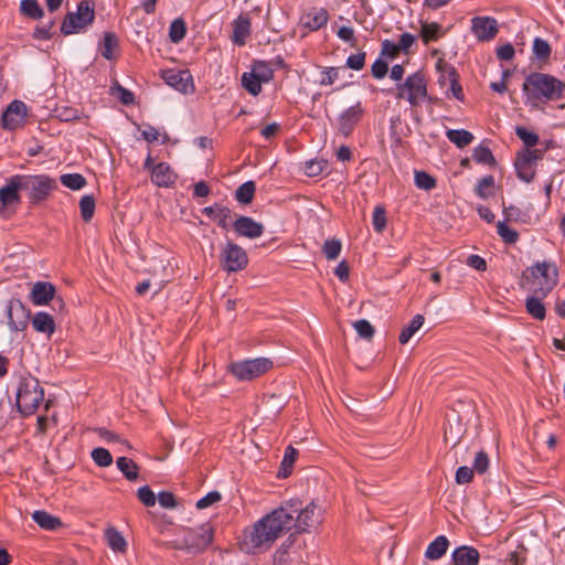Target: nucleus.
Wrapping results in <instances>:
<instances>
[{"label": "nucleus", "mask_w": 565, "mask_h": 565, "mask_svg": "<svg viewBox=\"0 0 565 565\" xmlns=\"http://www.w3.org/2000/svg\"><path fill=\"white\" fill-rule=\"evenodd\" d=\"M290 520L281 505L275 509L244 531L242 550L249 554L269 550L277 539L290 531Z\"/></svg>", "instance_id": "obj_1"}, {"label": "nucleus", "mask_w": 565, "mask_h": 565, "mask_svg": "<svg viewBox=\"0 0 565 565\" xmlns=\"http://www.w3.org/2000/svg\"><path fill=\"white\" fill-rule=\"evenodd\" d=\"M523 92L529 100H557L563 97L564 83L550 74L534 72L524 79Z\"/></svg>", "instance_id": "obj_2"}, {"label": "nucleus", "mask_w": 565, "mask_h": 565, "mask_svg": "<svg viewBox=\"0 0 565 565\" xmlns=\"http://www.w3.org/2000/svg\"><path fill=\"white\" fill-rule=\"evenodd\" d=\"M523 286L536 296L546 297L557 285V267L547 262L537 263L523 274Z\"/></svg>", "instance_id": "obj_3"}, {"label": "nucleus", "mask_w": 565, "mask_h": 565, "mask_svg": "<svg viewBox=\"0 0 565 565\" xmlns=\"http://www.w3.org/2000/svg\"><path fill=\"white\" fill-rule=\"evenodd\" d=\"M281 509L290 515V530L295 529L297 533L307 532L322 521V510L315 502L302 507L298 499H290L281 504Z\"/></svg>", "instance_id": "obj_4"}, {"label": "nucleus", "mask_w": 565, "mask_h": 565, "mask_svg": "<svg viewBox=\"0 0 565 565\" xmlns=\"http://www.w3.org/2000/svg\"><path fill=\"white\" fill-rule=\"evenodd\" d=\"M21 191L28 193L31 205H38L49 199L51 193L56 190V181L45 174H17Z\"/></svg>", "instance_id": "obj_5"}, {"label": "nucleus", "mask_w": 565, "mask_h": 565, "mask_svg": "<svg viewBox=\"0 0 565 565\" xmlns=\"http://www.w3.org/2000/svg\"><path fill=\"white\" fill-rule=\"evenodd\" d=\"M43 399L44 390L38 379L29 376L21 380L17 393V407L22 415L34 414Z\"/></svg>", "instance_id": "obj_6"}, {"label": "nucleus", "mask_w": 565, "mask_h": 565, "mask_svg": "<svg viewBox=\"0 0 565 565\" xmlns=\"http://www.w3.org/2000/svg\"><path fill=\"white\" fill-rule=\"evenodd\" d=\"M214 529L210 523H204L195 529H184L182 536L172 542L173 547L185 550L189 553L203 552L213 540Z\"/></svg>", "instance_id": "obj_7"}, {"label": "nucleus", "mask_w": 565, "mask_h": 565, "mask_svg": "<svg viewBox=\"0 0 565 565\" xmlns=\"http://www.w3.org/2000/svg\"><path fill=\"white\" fill-rule=\"evenodd\" d=\"M95 18L94 3L90 0H83L77 6L76 12H68L61 25V32L70 35L84 30L92 24Z\"/></svg>", "instance_id": "obj_8"}, {"label": "nucleus", "mask_w": 565, "mask_h": 565, "mask_svg": "<svg viewBox=\"0 0 565 565\" xmlns=\"http://www.w3.org/2000/svg\"><path fill=\"white\" fill-rule=\"evenodd\" d=\"M273 367V361L267 358H257L232 363V374L239 381H252Z\"/></svg>", "instance_id": "obj_9"}, {"label": "nucleus", "mask_w": 565, "mask_h": 565, "mask_svg": "<svg viewBox=\"0 0 565 565\" xmlns=\"http://www.w3.org/2000/svg\"><path fill=\"white\" fill-rule=\"evenodd\" d=\"M426 96V82L419 73H414L406 78L404 84L397 85V98H406L412 106L419 105Z\"/></svg>", "instance_id": "obj_10"}, {"label": "nucleus", "mask_w": 565, "mask_h": 565, "mask_svg": "<svg viewBox=\"0 0 565 565\" xmlns=\"http://www.w3.org/2000/svg\"><path fill=\"white\" fill-rule=\"evenodd\" d=\"M221 265L227 273L243 270L248 264L246 252L236 243L227 241L220 256Z\"/></svg>", "instance_id": "obj_11"}, {"label": "nucleus", "mask_w": 565, "mask_h": 565, "mask_svg": "<svg viewBox=\"0 0 565 565\" xmlns=\"http://www.w3.org/2000/svg\"><path fill=\"white\" fill-rule=\"evenodd\" d=\"M17 174L11 177L7 184L0 188V215L8 217L14 213L17 206L21 203L19 181Z\"/></svg>", "instance_id": "obj_12"}, {"label": "nucleus", "mask_w": 565, "mask_h": 565, "mask_svg": "<svg viewBox=\"0 0 565 565\" xmlns=\"http://www.w3.org/2000/svg\"><path fill=\"white\" fill-rule=\"evenodd\" d=\"M8 324L11 331L25 330L30 320V311L20 299H11L7 309Z\"/></svg>", "instance_id": "obj_13"}, {"label": "nucleus", "mask_w": 565, "mask_h": 565, "mask_svg": "<svg viewBox=\"0 0 565 565\" xmlns=\"http://www.w3.org/2000/svg\"><path fill=\"white\" fill-rule=\"evenodd\" d=\"M26 106L23 102L13 100L1 116L2 127L14 130L20 127L25 119Z\"/></svg>", "instance_id": "obj_14"}, {"label": "nucleus", "mask_w": 565, "mask_h": 565, "mask_svg": "<svg viewBox=\"0 0 565 565\" xmlns=\"http://www.w3.org/2000/svg\"><path fill=\"white\" fill-rule=\"evenodd\" d=\"M471 30L479 41H490L498 33L497 20L490 17H475L471 20Z\"/></svg>", "instance_id": "obj_15"}, {"label": "nucleus", "mask_w": 565, "mask_h": 565, "mask_svg": "<svg viewBox=\"0 0 565 565\" xmlns=\"http://www.w3.org/2000/svg\"><path fill=\"white\" fill-rule=\"evenodd\" d=\"M363 114L364 110L361 107V103H356L355 105L349 107L339 116V131L344 137H348L353 131L358 122L361 120Z\"/></svg>", "instance_id": "obj_16"}, {"label": "nucleus", "mask_w": 565, "mask_h": 565, "mask_svg": "<svg viewBox=\"0 0 565 565\" xmlns=\"http://www.w3.org/2000/svg\"><path fill=\"white\" fill-rule=\"evenodd\" d=\"M163 81L181 93L193 90L192 77L188 71L168 70L162 73Z\"/></svg>", "instance_id": "obj_17"}, {"label": "nucleus", "mask_w": 565, "mask_h": 565, "mask_svg": "<svg viewBox=\"0 0 565 565\" xmlns=\"http://www.w3.org/2000/svg\"><path fill=\"white\" fill-rule=\"evenodd\" d=\"M178 179V174L166 162H160L152 169L151 181L159 188H172Z\"/></svg>", "instance_id": "obj_18"}, {"label": "nucleus", "mask_w": 565, "mask_h": 565, "mask_svg": "<svg viewBox=\"0 0 565 565\" xmlns=\"http://www.w3.org/2000/svg\"><path fill=\"white\" fill-rule=\"evenodd\" d=\"M233 227L239 236L247 238H257L264 233V225L249 216L237 217Z\"/></svg>", "instance_id": "obj_19"}, {"label": "nucleus", "mask_w": 565, "mask_h": 565, "mask_svg": "<svg viewBox=\"0 0 565 565\" xmlns=\"http://www.w3.org/2000/svg\"><path fill=\"white\" fill-rule=\"evenodd\" d=\"M55 292L56 289L53 284L49 281H36L32 286L30 299L35 306H44L54 299Z\"/></svg>", "instance_id": "obj_20"}, {"label": "nucleus", "mask_w": 565, "mask_h": 565, "mask_svg": "<svg viewBox=\"0 0 565 565\" xmlns=\"http://www.w3.org/2000/svg\"><path fill=\"white\" fill-rule=\"evenodd\" d=\"M479 561V551L469 545H461L451 554L452 565H478Z\"/></svg>", "instance_id": "obj_21"}, {"label": "nucleus", "mask_w": 565, "mask_h": 565, "mask_svg": "<svg viewBox=\"0 0 565 565\" xmlns=\"http://www.w3.org/2000/svg\"><path fill=\"white\" fill-rule=\"evenodd\" d=\"M329 19L326 9H312L301 18L302 25L311 31H317L327 24Z\"/></svg>", "instance_id": "obj_22"}, {"label": "nucleus", "mask_w": 565, "mask_h": 565, "mask_svg": "<svg viewBox=\"0 0 565 565\" xmlns=\"http://www.w3.org/2000/svg\"><path fill=\"white\" fill-rule=\"evenodd\" d=\"M514 167L518 177L524 182H531L535 175V164L521 151L518 152Z\"/></svg>", "instance_id": "obj_23"}, {"label": "nucleus", "mask_w": 565, "mask_h": 565, "mask_svg": "<svg viewBox=\"0 0 565 565\" xmlns=\"http://www.w3.org/2000/svg\"><path fill=\"white\" fill-rule=\"evenodd\" d=\"M202 212L210 216L213 221H215L218 224V226L223 228H227L232 220V211L228 207L221 204L206 206L203 209Z\"/></svg>", "instance_id": "obj_24"}, {"label": "nucleus", "mask_w": 565, "mask_h": 565, "mask_svg": "<svg viewBox=\"0 0 565 565\" xmlns=\"http://www.w3.org/2000/svg\"><path fill=\"white\" fill-rule=\"evenodd\" d=\"M297 551L291 541L284 543L276 550L273 562L274 565H290L296 559Z\"/></svg>", "instance_id": "obj_25"}, {"label": "nucleus", "mask_w": 565, "mask_h": 565, "mask_svg": "<svg viewBox=\"0 0 565 565\" xmlns=\"http://www.w3.org/2000/svg\"><path fill=\"white\" fill-rule=\"evenodd\" d=\"M448 546V539L444 535H439L427 546L425 556L430 561L439 559L446 554Z\"/></svg>", "instance_id": "obj_26"}, {"label": "nucleus", "mask_w": 565, "mask_h": 565, "mask_svg": "<svg viewBox=\"0 0 565 565\" xmlns=\"http://www.w3.org/2000/svg\"><path fill=\"white\" fill-rule=\"evenodd\" d=\"M32 326L35 331L51 335L55 331V322L51 315L38 312L32 318Z\"/></svg>", "instance_id": "obj_27"}, {"label": "nucleus", "mask_w": 565, "mask_h": 565, "mask_svg": "<svg viewBox=\"0 0 565 565\" xmlns=\"http://www.w3.org/2000/svg\"><path fill=\"white\" fill-rule=\"evenodd\" d=\"M444 34L445 32L439 23L426 21L420 22V39L425 44L437 41L444 36Z\"/></svg>", "instance_id": "obj_28"}, {"label": "nucleus", "mask_w": 565, "mask_h": 565, "mask_svg": "<svg viewBox=\"0 0 565 565\" xmlns=\"http://www.w3.org/2000/svg\"><path fill=\"white\" fill-rule=\"evenodd\" d=\"M32 519L40 527L44 530L53 531L62 525V522L58 518L42 510L33 512Z\"/></svg>", "instance_id": "obj_29"}, {"label": "nucleus", "mask_w": 565, "mask_h": 565, "mask_svg": "<svg viewBox=\"0 0 565 565\" xmlns=\"http://www.w3.org/2000/svg\"><path fill=\"white\" fill-rule=\"evenodd\" d=\"M105 537L108 546L118 553H124L127 548V543L125 537L118 532L115 527H109L105 532Z\"/></svg>", "instance_id": "obj_30"}, {"label": "nucleus", "mask_w": 565, "mask_h": 565, "mask_svg": "<svg viewBox=\"0 0 565 565\" xmlns=\"http://www.w3.org/2000/svg\"><path fill=\"white\" fill-rule=\"evenodd\" d=\"M446 136L449 141L460 149L467 147L473 140V135L465 129H449L446 131Z\"/></svg>", "instance_id": "obj_31"}, {"label": "nucleus", "mask_w": 565, "mask_h": 565, "mask_svg": "<svg viewBox=\"0 0 565 565\" xmlns=\"http://www.w3.org/2000/svg\"><path fill=\"white\" fill-rule=\"evenodd\" d=\"M541 298L540 296H532L525 300L526 312L537 320H544L546 316V309Z\"/></svg>", "instance_id": "obj_32"}, {"label": "nucleus", "mask_w": 565, "mask_h": 565, "mask_svg": "<svg viewBox=\"0 0 565 565\" xmlns=\"http://www.w3.org/2000/svg\"><path fill=\"white\" fill-rule=\"evenodd\" d=\"M118 47V38L113 32L104 34L103 42L100 43V54L106 60H114L116 57L115 51Z\"/></svg>", "instance_id": "obj_33"}, {"label": "nucleus", "mask_w": 565, "mask_h": 565, "mask_svg": "<svg viewBox=\"0 0 565 565\" xmlns=\"http://www.w3.org/2000/svg\"><path fill=\"white\" fill-rule=\"evenodd\" d=\"M116 465L129 481H134L138 478L139 467L132 459L127 457H119L116 461Z\"/></svg>", "instance_id": "obj_34"}, {"label": "nucleus", "mask_w": 565, "mask_h": 565, "mask_svg": "<svg viewBox=\"0 0 565 565\" xmlns=\"http://www.w3.org/2000/svg\"><path fill=\"white\" fill-rule=\"evenodd\" d=\"M250 23L247 18L239 17L234 22L233 41L238 45L245 43L246 36L249 34Z\"/></svg>", "instance_id": "obj_35"}, {"label": "nucleus", "mask_w": 565, "mask_h": 565, "mask_svg": "<svg viewBox=\"0 0 565 565\" xmlns=\"http://www.w3.org/2000/svg\"><path fill=\"white\" fill-rule=\"evenodd\" d=\"M424 321H425V318L423 315H416L412 319V321L405 328H403V330L398 337L399 343L406 344L411 340V338L415 334V332H417L422 328V326L424 324Z\"/></svg>", "instance_id": "obj_36"}, {"label": "nucleus", "mask_w": 565, "mask_h": 565, "mask_svg": "<svg viewBox=\"0 0 565 565\" xmlns=\"http://www.w3.org/2000/svg\"><path fill=\"white\" fill-rule=\"evenodd\" d=\"M20 12L30 19L39 20L44 15V11L38 0H22L20 3Z\"/></svg>", "instance_id": "obj_37"}, {"label": "nucleus", "mask_w": 565, "mask_h": 565, "mask_svg": "<svg viewBox=\"0 0 565 565\" xmlns=\"http://www.w3.org/2000/svg\"><path fill=\"white\" fill-rule=\"evenodd\" d=\"M297 455H298V451L292 446H288L286 448L285 456L281 461L280 470L278 472L279 477L287 478L291 473Z\"/></svg>", "instance_id": "obj_38"}, {"label": "nucleus", "mask_w": 565, "mask_h": 565, "mask_svg": "<svg viewBox=\"0 0 565 565\" xmlns=\"http://www.w3.org/2000/svg\"><path fill=\"white\" fill-rule=\"evenodd\" d=\"M95 431L106 443L118 445L120 447L119 448L120 451L124 450L122 448H127V449L131 448V446L129 445V443L127 440L122 439L119 435H117L116 433H114L111 430H108L106 428H97Z\"/></svg>", "instance_id": "obj_39"}, {"label": "nucleus", "mask_w": 565, "mask_h": 565, "mask_svg": "<svg viewBox=\"0 0 565 565\" xmlns=\"http://www.w3.org/2000/svg\"><path fill=\"white\" fill-rule=\"evenodd\" d=\"M255 190V183L253 181H247L238 186L235 198L239 203L248 204L253 201Z\"/></svg>", "instance_id": "obj_40"}, {"label": "nucleus", "mask_w": 565, "mask_h": 565, "mask_svg": "<svg viewBox=\"0 0 565 565\" xmlns=\"http://www.w3.org/2000/svg\"><path fill=\"white\" fill-rule=\"evenodd\" d=\"M95 199L93 195H84L79 200L81 217L84 222H89L95 213Z\"/></svg>", "instance_id": "obj_41"}, {"label": "nucleus", "mask_w": 565, "mask_h": 565, "mask_svg": "<svg viewBox=\"0 0 565 565\" xmlns=\"http://www.w3.org/2000/svg\"><path fill=\"white\" fill-rule=\"evenodd\" d=\"M263 82L254 73H244L242 76L243 87L253 96H257L262 90Z\"/></svg>", "instance_id": "obj_42"}, {"label": "nucleus", "mask_w": 565, "mask_h": 565, "mask_svg": "<svg viewBox=\"0 0 565 565\" xmlns=\"http://www.w3.org/2000/svg\"><path fill=\"white\" fill-rule=\"evenodd\" d=\"M472 158L478 163H482V164H487V166H491V167L495 166V163H497L495 158L492 154V151L490 150V148L482 146V145L478 146L473 150Z\"/></svg>", "instance_id": "obj_43"}, {"label": "nucleus", "mask_w": 565, "mask_h": 565, "mask_svg": "<svg viewBox=\"0 0 565 565\" xmlns=\"http://www.w3.org/2000/svg\"><path fill=\"white\" fill-rule=\"evenodd\" d=\"M61 183L71 190H81L86 185V179L79 173H66L61 175Z\"/></svg>", "instance_id": "obj_44"}, {"label": "nucleus", "mask_w": 565, "mask_h": 565, "mask_svg": "<svg viewBox=\"0 0 565 565\" xmlns=\"http://www.w3.org/2000/svg\"><path fill=\"white\" fill-rule=\"evenodd\" d=\"M494 178L492 175H488L482 178L478 185L476 186V193L481 199H488L489 196L494 195Z\"/></svg>", "instance_id": "obj_45"}, {"label": "nucleus", "mask_w": 565, "mask_h": 565, "mask_svg": "<svg viewBox=\"0 0 565 565\" xmlns=\"http://www.w3.org/2000/svg\"><path fill=\"white\" fill-rule=\"evenodd\" d=\"M186 33L185 22L182 19H175L172 21L169 30V38L171 42L179 43L182 41Z\"/></svg>", "instance_id": "obj_46"}, {"label": "nucleus", "mask_w": 565, "mask_h": 565, "mask_svg": "<svg viewBox=\"0 0 565 565\" xmlns=\"http://www.w3.org/2000/svg\"><path fill=\"white\" fill-rule=\"evenodd\" d=\"M342 249V244L339 239H327L322 246V252L327 259L334 260L339 257Z\"/></svg>", "instance_id": "obj_47"}, {"label": "nucleus", "mask_w": 565, "mask_h": 565, "mask_svg": "<svg viewBox=\"0 0 565 565\" xmlns=\"http://www.w3.org/2000/svg\"><path fill=\"white\" fill-rule=\"evenodd\" d=\"M92 459L99 467H109L113 463V457L109 450L105 448H95L92 451Z\"/></svg>", "instance_id": "obj_48"}, {"label": "nucleus", "mask_w": 565, "mask_h": 565, "mask_svg": "<svg viewBox=\"0 0 565 565\" xmlns=\"http://www.w3.org/2000/svg\"><path fill=\"white\" fill-rule=\"evenodd\" d=\"M252 73L256 75L263 83H268L273 79L274 72L265 62H256L253 66Z\"/></svg>", "instance_id": "obj_49"}, {"label": "nucleus", "mask_w": 565, "mask_h": 565, "mask_svg": "<svg viewBox=\"0 0 565 565\" xmlns=\"http://www.w3.org/2000/svg\"><path fill=\"white\" fill-rule=\"evenodd\" d=\"M498 234L507 244H514L519 239L516 231L510 228L505 222L500 221L497 225Z\"/></svg>", "instance_id": "obj_50"}, {"label": "nucleus", "mask_w": 565, "mask_h": 565, "mask_svg": "<svg viewBox=\"0 0 565 565\" xmlns=\"http://www.w3.org/2000/svg\"><path fill=\"white\" fill-rule=\"evenodd\" d=\"M515 135L523 141L525 148L527 149L536 146L539 142V136L534 132L529 131L524 127H516Z\"/></svg>", "instance_id": "obj_51"}, {"label": "nucleus", "mask_w": 565, "mask_h": 565, "mask_svg": "<svg viewBox=\"0 0 565 565\" xmlns=\"http://www.w3.org/2000/svg\"><path fill=\"white\" fill-rule=\"evenodd\" d=\"M372 224L377 233H382L386 227V212L384 206L377 205L374 209Z\"/></svg>", "instance_id": "obj_52"}, {"label": "nucleus", "mask_w": 565, "mask_h": 565, "mask_svg": "<svg viewBox=\"0 0 565 565\" xmlns=\"http://www.w3.org/2000/svg\"><path fill=\"white\" fill-rule=\"evenodd\" d=\"M353 328L361 338L366 340H371L375 332L373 326L365 319L355 321Z\"/></svg>", "instance_id": "obj_53"}, {"label": "nucleus", "mask_w": 565, "mask_h": 565, "mask_svg": "<svg viewBox=\"0 0 565 565\" xmlns=\"http://www.w3.org/2000/svg\"><path fill=\"white\" fill-rule=\"evenodd\" d=\"M533 52L540 60H546L551 55V46L547 41L536 38L533 42Z\"/></svg>", "instance_id": "obj_54"}, {"label": "nucleus", "mask_w": 565, "mask_h": 565, "mask_svg": "<svg viewBox=\"0 0 565 565\" xmlns=\"http://www.w3.org/2000/svg\"><path fill=\"white\" fill-rule=\"evenodd\" d=\"M415 183L417 188L424 190H431L436 186V180L424 171H417L415 173Z\"/></svg>", "instance_id": "obj_55"}, {"label": "nucleus", "mask_w": 565, "mask_h": 565, "mask_svg": "<svg viewBox=\"0 0 565 565\" xmlns=\"http://www.w3.org/2000/svg\"><path fill=\"white\" fill-rule=\"evenodd\" d=\"M503 212H504L505 221H508V222H522V223L527 222L526 213L518 206L504 207Z\"/></svg>", "instance_id": "obj_56"}, {"label": "nucleus", "mask_w": 565, "mask_h": 565, "mask_svg": "<svg viewBox=\"0 0 565 565\" xmlns=\"http://www.w3.org/2000/svg\"><path fill=\"white\" fill-rule=\"evenodd\" d=\"M489 467V457L486 451L481 450L477 452L473 460V471L478 473H484Z\"/></svg>", "instance_id": "obj_57"}, {"label": "nucleus", "mask_w": 565, "mask_h": 565, "mask_svg": "<svg viewBox=\"0 0 565 565\" xmlns=\"http://www.w3.org/2000/svg\"><path fill=\"white\" fill-rule=\"evenodd\" d=\"M137 495H138V499L146 507H153L156 504V494L148 486L139 488Z\"/></svg>", "instance_id": "obj_58"}, {"label": "nucleus", "mask_w": 565, "mask_h": 565, "mask_svg": "<svg viewBox=\"0 0 565 565\" xmlns=\"http://www.w3.org/2000/svg\"><path fill=\"white\" fill-rule=\"evenodd\" d=\"M455 478L458 484L469 483L473 479V469L467 466H461L457 469Z\"/></svg>", "instance_id": "obj_59"}, {"label": "nucleus", "mask_w": 565, "mask_h": 565, "mask_svg": "<svg viewBox=\"0 0 565 565\" xmlns=\"http://www.w3.org/2000/svg\"><path fill=\"white\" fill-rule=\"evenodd\" d=\"M449 77H450V90H451L452 96L459 100H462L463 99L462 87L458 82V78H457L458 75L454 68L450 70Z\"/></svg>", "instance_id": "obj_60"}, {"label": "nucleus", "mask_w": 565, "mask_h": 565, "mask_svg": "<svg viewBox=\"0 0 565 565\" xmlns=\"http://www.w3.org/2000/svg\"><path fill=\"white\" fill-rule=\"evenodd\" d=\"M222 495L218 491H211L209 492L206 495H204L203 498H201L195 507L198 509H205L216 502H218L221 500Z\"/></svg>", "instance_id": "obj_61"}, {"label": "nucleus", "mask_w": 565, "mask_h": 565, "mask_svg": "<svg viewBox=\"0 0 565 565\" xmlns=\"http://www.w3.org/2000/svg\"><path fill=\"white\" fill-rule=\"evenodd\" d=\"M159 504L166 509H173L177 507V500L172 492L162 491L158 494Z\"/></svg>", "instance_id": "obj_62"}, {"label": "nucleus", "mask_w": 565, "mask_h": 565, "mask_svg": "<svg viewBox=\"0 0 565 565\" xmlns=\"http://www.w3.org/2000/svg\"><path fill=\"white\" fill-rule=\"evenodd\" d=\"M399 52H401L399 47L394 42H392L390 40H384L382 42V50H381L382 56L394 58L397 56V54Z\"/></svg>", "instance_id": "obj_63"}, {"label": "nucleus", "mask_w": 565, "mask_h": 565, "mask_svg": "<svg viewBox=\"0 0 565 565\" xmlns=\"http://www.w3.org/2000/svg\"><path fill=\"white\" fill-rule=\"evenodd\" d=\"M326 168V162L322 160H312L306 164V174L309 177L319 175Z\"/></svg>", "instance_id": "obj_64"}]
</instances>
